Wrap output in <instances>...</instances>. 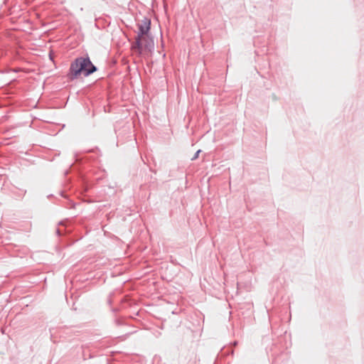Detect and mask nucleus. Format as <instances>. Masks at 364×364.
Masks as SVG:
<instances>
[{
	"label": "nucleus",
	"mask_w": 364,
	"mask_h": 364,
	"mask_svg": "<svg viewBox=\"0 0 364 364\" xmlns=\"http://www.w3.org/2000/svg\"><path fill=\"white\" fill-rule=\"evenodd\" d=\"M150 24L151 22L147 18H145L139 24V33L137 38H136L135 43L133 46V49L139 51V53L142 52L144 49L147 48L149 46L146 44L148 41L146 35L150 30Z\"/></svg>",
	"instance_id": "f257e3e1"
},
{
	"label": "nucleus",
	"mask_w": 364,
	"mask_h": 364,
	"mask_svg": "<svg viewBox=\"0 0 364 364\" xmlns=\"http://www.w3.org/2000/svg\"><path fill=\"white\" fill-rule=\"evenodd\" d=\"M70 68H97L88 57L76 58L70 65Z\"/></svg>",
	"instance_id": "f03ea898"
},
{
	"label": "nucleus",
	"mask_w": 364,
	"mask_h": 364,
	"mask_svg": "<svg viewBox=\"0 0 364 364\" xmlns=\"http://www.w3.org/2000/svg\"><path fill=\"white\" fill-rule=\"evenodd\" d=\"M96 70H72L68 74V77L71 80L78 78L82 75L85 77H87Z\"/></svg>",
	"instance_id": "7ed1b4c3"
},
{
	"label": "nucleus",
	"mask_w": 364,
	"mask_h": 364,
	"mask_svg": "<svg viewBox=\"0 0 364 364\" xmlns=\"http://www.w3.org/2000/svg\"><path fill=\"white\" fill-rule=\"evenodd\" d=\"M200 150H198L196 153L195 154L194 156L192 158V160H195L198 157L199 154L200 153Z\"/></svg>",
	"instance_id": "20e7f679"
}]
</instances>
